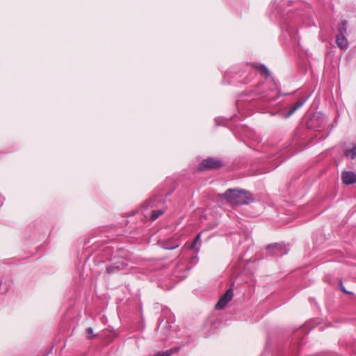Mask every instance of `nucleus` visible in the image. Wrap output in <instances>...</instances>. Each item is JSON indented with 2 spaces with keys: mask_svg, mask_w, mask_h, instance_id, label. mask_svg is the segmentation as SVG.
<instances>
[{
  "mask_svg": "<svg viewBox=\"0 0 356 356\" xmlns=\"http://www.w3.org/2000/svg\"><path fill=\"white\" fill-rule=\"evenodd\" d=\"M220 196L232 205L247 204L253 200L251 194L245 190L229 188Z\"/></svg>",
  "mask_w": 356,
  "mask_h": 356,
  "instance_id": "nucleus-1",
  "label": "nucleus"
},
{
  "mask_svg": "<svg viewBox=\"0 0 356 356\" xmlns=\"http://www.w3.org/2000/svg\"><path fill=\"white\" fill-rule=\"evenodd\" d=\"M269 254L275 257L282 256L287 254L288 250L284 243H273L266 248Z\"/></svg>",
  "mask_w": 356,
  "mask_h": 356,
  "instance_id": "nucleus-2",
  "label": "nucleus"
},
{
  "mask_svg": "<svg viewBox=\"0 0 356 356\" xmlns=\"http://www.w3.org/2000/svg\"><path fill=\"white\" fill-rule=\"evenodd\" d=\"M222 165L220 161L216 160L215 159L209 158L207 159H204L200 167V170H208V169H216L219 168Z\"/></svg>",
  "mask_w": 356,
  "mask_h": 356,
  "instance_id": "nucleus-3",
  "label": "nucleus"
},
{
  "mask_svg": "<svg viewBox=\"0 0 356 356\" xmlns=\"http://www.w3.org/2000/svg\"><path fill=\"white\" fill-rule=\"evenodd\" d=\"M234 296L233 290L229 289L226 291L225 293L220 298L218 302L216 303L215 307L216 309H223L227 304L232 299Z\"/></svg>",
  "mask_w": 356,
  "mask_h": 356,
  "instance_id": "nucleus-4",
  "label": "nucleus"
},
{
  "mask_svg": "<svg viewBox=\"0 0 356 356\" xmlns=\"http://www.w3.org/2000/svg\"><path fill=\"white\" fill-rule=\"evenodd\" d=\"M161 246L166 250H173L178 248L180 245V243L178 240L174 238H168L160 241Z\"/></svg>",
  "mask_w": 356,
  "mask_h": 356,
  "instance_id": "nucleus-5",
  "label": "nucleus"
},
{
  "mask_svg": "<svg viewBox=\"0 0 356 356\" xmlns=\"http://www.w3.org/2000/svg\"><path fill=\"white\" fill-rule=\"evenodd\" d=\"M343 183L349 185L356 182V174L351 171L343 172L342 173Z\"/></svg>",
  "mask_w": 356,
  "mask_h": 356,
  "instance_id": "nucleus-6",
  "label": "nucleus"
},
{
  "mask_svg": "<svg viewBox=\"0 0 356 356\" xmlns=\"http://www.w3.org/2000/svg\"><path fill=\"white\" fill-rule=\"evenodd\" d=\"M336 42H337V46L341 49H347L348 47V40L346 39V38L345 37V35L337 34Z\"/></svg>",
  "mask_w": 356,
  "mask_h": 356,
  "instance_id": "nucleus-7",
  "label": "nucleus"
},
{
  "mask_svg": "<svg viewBox=\"0 0 356 356\" xmlns=\"http://www.w3.org/2000/svg\"><path fill=\"white\" fill-rule=\"evenodd\" d=\"M116 264H117V263L113 264L112 266H110L107 267V268H106L107 273H114L115 268L124 269L128 265V262L125 259L124 261H122V264L120 266V265H116Z\"/></svg>",
  "mask_w": 356,
  "mask_h": 356,
  "instance_id": "nucleus-8",
  "label": "nucleus"
},
{
  "mask_svg": "<svg viewBox=\"0 0 356 356\" xmlns=\"http://www.w3.org/2000/svg\"><path fill=\"white\" fill-rule=\"evenodd\" d=\"M306 102V99H302L296 102L295 104L292 105L289 113L286 114L287 117L291 115L295 111H296L299 108H300Z\"/></svg>",
  "mask_w": 356,
  "mask_h": 356,
  "instance_id": "nucleus-9",
  "label": "nucleus"
},
{
  "mask_svg": "<svg viewBox=\"0 0 356 356\" xmlns=\"http://www.w3.org/2000/svg\"><path fill=\"white\" fill-rule=\"evenodd\" d=\"M179 348H171L165 351L159 352L154 356H171L173 353L177 352Z\"/></svg>",
  "mask_w": 356,
  "mask_h": 356,
  "instance_id": "nucleus-10",
  "label": "nucleus"
},
{
  "mask_svg": "<svg viewBox=\"0 0 356 356\" xmlns=\"http://www.w3.org/2000/svg\"><path fill=\"white\" fill-rule=\"evenodd\" d=\"M345 155L351 159H354L356 157V145H354L353 147L350 149H346L345 151Z\"/></svg>",
  "mask_w": 356,
  "mask_h": 356,
  "instance_id": "nucleus-11",
  "label": "nucleus"
},
{
  "mask_svg": "<svg viewBox=\"0 0 356 356\" xmlns=\"http://www.w3.org/2000/svg\"><path fill=\"white\" fill-rule=\"evenodd\" d=\"M258 70H259L262 74H265L266 76H269L270 73L267 67L262 64H259L255 66Z\"/></svg>",
  "mask_w": 356,
  "mask_h": 356,
  "instance_id": "nucleus-12",
  "label": "nucleus"
},
{
  "mask_svg": "<svg viewBox=\"0 0 356 356\" xmlns=\"http://www.w3.org/2000/svg\"><path fill=\"white\" fill-rule=\"evenodd\" d=\"M347 31L346 21H342L338 28V34L345 35Z\"/></svg>",
  "mask_w": 356,
  "mask_h": 356,
  "instance_id": "nucleus-13",
  "label": "nucleus"
},
{
  "mask_svg": "<svg viewBox=\"0 0 356 356\" xmlns=\"http://www.w3.org/2000/svg\"><path fill=\"white\" fill-rule=\"evenodd\" d=\"M163 213V210L154 211L151 215L150 219L154 221Z\"/></svg>",
  "mask_w": 356,
  "mask_h": 356,
  "instance_id": "nucleus-14",
  "label": "nucleus"
},
{
  "mask_svg": "<svg viewBox=\"0 0 356 356\" xmlns=\"http://www.w3.org/2000/svg\"><path fill=\"white\" fill-rule=\"evenodd\" d=\"M200 240V234H198L194 238L193 240V242L192 243V244L190 246V248L191 249H193L195 246V244L199 242V241Z\"/></svg>",
  "mask_w": 356,
  "mask_h": 356,
  "instance_id": "nucleus-15",
  "label": "nucleus"
},
{
  "mask_svg": "<svg viewBox=\"0 0 356 356\" xmlns=\"http://www.w3.org/2000/svg\"><path fill=\"white\" fill-rule=\"evenodd\" d=\"M86 333H87L88 334H91V335H92V334H93V330H92V327H88V328L86 329Z\"/></svg>",
  "mask_w": 356,
  "mask_h": 356,
  "instance_id": "nucleus-16",
  "label": "nucleus"
},
{
  "mask_svg": "<svg viewBox=\"0 0 356 356\" xmlns=\"http://www.w3.org/2000/svg\"><path fill=\"white\" fill-rule=\"evenodd\" d=\"M342 291L346 293H348V291H346L344 289H342Z\"/></svg>",
  "mask_w": 356,
  "mask_h": 356,
  "instance_id": "nucleus-17",
  "label": "nucleus"
},
{
  "mask_svg": "<svg viewBox=\"0 0 356 356\" xmlns=\"http://www.w3.org/2000/svg\"><path fill=\"white\" fill-rule=\"evenodd\" d=\"M93 337H94V336L92 335V336H91V337H89L88 338H89V339H92V338H93Z\"/></svg>",
  "mask_w": 356,
  "mask_h": 356,
  "instance_id": "nucleus-18",
  "label": "nucleus"
}]
</instances>
